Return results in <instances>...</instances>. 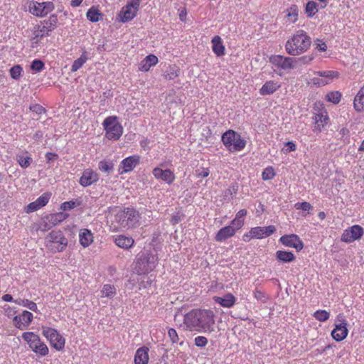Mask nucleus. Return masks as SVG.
I'll use <instances>...</instances> for the list:
<instances>
[{"instance_id": "c85d7f7f", "label": "nucleus", "mask_w": 364, "mask_h": 364, "mask_svg": "<svg viewBox=\"0 0 364 364\" xmlns=\"http://www.w3.org/2000/svg\"><path fill=\"white\" fill-rule=\"evenodd\" d=\"M114 242L117 247L124 250L131 248L134 244V240L132 237L123 235L115 236Z\"/></svg>"}, {"instance_id": "473e14b6", "label": "nucleus", "mask_w": 364, "mask_h": 364, "mask_svg": "<svg viewBox=\"0 0 364 364\" xmlns=\"http://www.w3.org/2000/svg\"><path fill=\"white\" fill-rule=\"evenodd\" d=\"M89 59H90L89 53L85 50H83L80 57L74 60L70 70L73 73L77 71Z\"/></svg>"}, {"instance_id": "a878e982", "label": "nucleus", "mask_w": 364, "mask_h": 364, "mask_svg": "<svg viewBox=\"0 0 364 364\" xmlns=\"http://www.w3.org/2000/svg\"><path fill=\"white\" fill-rule=\"evenodd\" d=\"M152 173L157 179H161L168 184H171L175 180V176L170 169L163 170L160 168H154Z\"/></svg>"}, {"instance_id": "412c9836", "label": "nucleus", "mask_w": 364, "mask_h": 364, "mask_svg": "<svg viewBox=\"0 0 364 364\" xmlns=\"http://www.w3.org/2000/svg\"><path fill=\"white\" fill-rule=\"evenodd\" d=\"M98 180L99 175L92 168H86L80 178L79 183L83 187H87L97 183Z\"/></svg>"}, {"instance_id": "4c0bfd02", "label": "nucleus", "mask_w": 364, "mask_h": 364, "mask_svg": "<svg viewBox=\"0 0 364 364\" xmlns=\"http://www.w3.org/2000/svg\"><path fill=\"white\" fill-rule=\"evenodd\" d=\"M116 294V288L111 284H105L101 290V297L112 298Z\"/></svg>"}, {"instance_id": "e2e57ef3", "label": "nucleus", "mask_w": 364, "mask_h": 364, "mask_svg": "<svg viewBox=\"0 0 364 364\" xmlns=\"http://www.w3.org/2000/svg\"><path fill=\"white\" fill-rule=\"evenodd\" d=\"M75 207V203L73 200L64 202L61 205V209L63 210H70Z\"/></svg>"}, {"instance_id": "774afa93", "label": "nucleus", "mask_w": 364, "mask_h": 364, "mask_svg": "<svg viewBox=\"0 0 364 364\" xmlns=\"http://www.w3.org/2000/svg\"><path fill=\"white\" fill-rule=\"evenodd\" d=\"M316 48L320 51H326L327 49V46L324 42H319L316 44Z\"/></svg>"}, {"instance_id": "338daca9", "label": "nucleus", "mask_w": 364, "mask_h": 364, "mask_svg": "<svg viewBox=\"0 0 364 364\" xmlns=\"http://www.w3.org/2000/svg\"><path fill=\"white\" fill-rule=\"evenodd\" d=\"M286 146H287V149L284 151L286 153L294 151L296 149V144L294 142H292V141L287 142L286 143Z\"/></svg>"}, {"instance_id": "f8f14e48", "label": "nucleus", "mask_w": 364, "mask_h": 364, "mask_svg": "<svg viewBox=\"0 0 364 364\" xmlns=\"http://www.w3.org/2000/svg\"><path fill=\"white\" fill-rule=\"evenodd\" d=\"M28 8L33 15L37 17H43L54 9V5L50 1L38 2L31 1L28 3Z\"/></svg>"}, {"instance_id": "ea45409f", "label": "nucleus", "mask_w": 364, "mask_h": 364, "mask_svg": "<svg viewBox=\"0 0 364 364\" xmlns=\"http://www.w3.org/2000/svg\"><path fill=\"white\" fill-rule=\"evenodd\" d=\"M180 69L176 65H171L168 67L164 75L166 80H173L179 75Z\"/></svg>"}, {"instance_id": "bf43d9fd", "label": "nucleus", "mask_w": 364, "mask_h": 364, "mask_svg": "<svg viewBox=\"0 0 364 364\" xmlns=\"http://www.w3.org/2000/svg\"><path fill=\"white\" fill-rule=\"evenodd\" d=\"M151 67L156 65L159 62L158 58L153 55L149 54L145 58H144Z\"/></svg>"}, {"instance_id": "6e6552de", "label": "nucleus", "mask_w": 364, "mask_h": 364, "mask_svg": "<svg viewBox=\"0 0 364 364\" xmlns=\"http://www.w3.org/2000/svg\"><path fill=\"white\" fill-rule=\"evenodd\" d=\"M22 338L36 354L41 356H46L48 354L49 350L48 346L41 340L38 335L33 332H25L22 334Z\"/></svg>"}, {"instance_id": "b1692460", "label": "nucleus", "mask_w": 364, "mask_h": 364, "mask_svg": "<svg viewBox=\"0 0 364 364\" xmlns=\"http://www.w3.org/2000/svg\"><path fill=\"white\" fill-rule=\"evenodd\" d=\"M312 119L314 121L312 129L316 133H321L329 122L328 113L313 115Z\"/></svg>"}, {"instance_id": "7ed1b4c3", "label": "nucleus", "mask_w": 364, "mask_h": 364, "mask_svg": "<svg viewBox=\"0 0 364 364\" xmlns=\"http://www.w3.org/2000/svg\"><path fill=\"white\" fill-rule=\"evenodd\" d=\"M57 18L54 16H50L48 20L41 21L33 27L32 37V47L35 48L41 39L46 36H49L50 33L56 28Z\"/></svg>"}, {"instance_id": "58836bf2", "label": "nucleus", "mask_w": 364, "mask_h": 364, "mask_svg": "<svg viewBox=\"0 0 364 364\" xmlns=\"http://www.w3.org/2000/svg\"><path fill=\"white\" fill-rule=\"evenodd\" d=\"M342 94L339 91L329 92L326 95V101L337 105L341 100Z\"/></svg>"}, {"instance_id": "c03bdc74", "label": "nucleus", "mask_w": 364, "mask_h": 364, "mask_svg": "<svg viewBox=\"0 0 364 364\" xmlns=\"http://www.w3.org/2000/svg\"><path fill=\"white\" fill-rule=\"evenodd\" d=\"M98 168L100 171L109 173L114 168V164L110 161L102 160L99 162Z\"/></svg>"}, {"instance_id": "ddd939ff", "label": "nucleus", "mask_w": 364, "mask_h": 364, "mask_svg": "<svg viewBox=\"0 0 364 364\" xmlns=\"http://www.w3.org/2000/svg\"><path fill=\"white\" fill-rule=\"evenodd\" d=\"M336 321L338 323H336L335 328L331 332V336L336 341H341L344 340L348 336V323L347 321L345 319L343 315L342 314H339L337 316Z\"/></svg>"}, {"instance_id": "f257e3e1", "label": "nucleus", "mask_w": 364, "mask_h": 364, "mask_svg": "<svg viewBox=\"0 0 364 364\" xmlns=\"http://www.w3.org/2000/svg\"><path fill=\"white\" fill-rule=\"evenodd\" d=\"M174 321L180 327L197 332H213L215 326V314L210 309H193L185 315H175Z\"/></svg>"}, {"instance_id": "8fccbe9b", "label": "nucleus", "mask_w": 364, "mask_h": 364, "mask_svg": "<svg viewBox=\"0 0 364 364\" xmlns=\"http://www.w3.org/2000/svg\"><path fill=\"white\" fill-rule=\"evenodd\" d=\"M100 14L97 10L90 9L87 12V18L92 22H97L100 20Z\"/></svg>"}, {"instance_id": "cd10ccee", "label": "nucleus", "mask_w": 364, "mask_h": 364, "mask_svg": "<svg viewBox=\"0 0 364 364\" xmlns=\"http://www.w3.org/2000/svg\"><path fill=\"white\" fill-rule=\"evenodd\" d=\"M149 348L146 346L139 348L134 355V364H148L149 360Z\"/></svg>"}, {"instance_id": "aec40b11", "label": "nucleus", "mask_w": 364, "mask_h": 364, "mask_svg": "<svg viewBox=\"0 0 364 364\" xmlns=\"http://www.w3.org/2000/svg\"><path fill=\"white\" fill-rule=\"evenodd\" d=\"M62 214H50L42 218L41 221L38 224L37 230L46 232L51 229L53 226L58 224V222L60 221L58 217H61Z\"/></svg>"}, {"instance_id": "09e8293b", "label": "nucleus", "mask_w": 364, "mask_h": 364, "mask_svg": "<svg viewBox=\"0 0 364 364\" xmlns=\"http://www.w3.org/2000/svg\"><path fill=\"white\" fill-rule=\"evenodd\" d=\"M23 71V68H21V65H14L13 66L10 70H9V73H10V75L11 77L14 79V80H18L19 77H21V73Z\"/></svg>"}, {"instance_id": "a18cd8bd", "label": "nucleus", "mask_w": 364, "mask_h": 364, "mask_svg": "<svg viewBox=\"0 0 364 364\" xmlns=\"http://www.w3.org/2000/svg\"><path fill=\"white\" fill-rule=\"evenodd\" d=\"M275 171L273 167L268 166L262 173V178L264 181L272 179L275 176Z\"/></svg>"}, {"instance_id": "1a4fd4ad", "label": "nucleus", "mask_w": 364, "mask_h": 364, "mask_svg": "<svg viewBox=\"0 0 364 364\" xmlns=\"http://www.w3.org/2000/svg\"><path fill=\"white\" fill-rule=\"evenodd\" d=\"M102 124L106 131V137L108 139L115 141L120 138L123 132V128L117 122V117H107Z\"/></svg>"}, {"instance_id": "603ef678", "label": "nucleus", "mask_w": 364, "mask_h": 364, "mask_svg": "<svg viewBox=\"0 0 364 364\" xmlns=\"http://www.w3.org/2000/svg\"><path fill=\"white\" fill-rule=\"evenodd\" d=\"M194 343L196 346L203 348L207 345L208 339L205 336H198L195 338Z\"/></svg>"}, {"instance_id": "13d9d810", "label": "nucleus", "mask_w": 364, "mask_h": 364, "mask_svg": "<svg viewBox=\"0 0 364 364\" xmlns=\"http://www.w3.org/2000/svg\"><path fill=\"white\" fill-rule=\"evenodd\" d=\"M41 208L39 207L37 202L35 200L32 203H30L26 208L25 210L27 213H32L39 210Z\"/></svg>"}, {"instance_id": "9d476101", "label": "nucleus", "mask_w": 364, "mask_h": 364, "mask_svg": "<svg viewBox=\"0 0 364 364\" xmlns=\"http://www.w3.org/2000/svg\"><path fill=\"white\" fill-rule=\"evenodd\" d=\"M42 334L56 350L60 351L65 348V340L56 329L48 326H42Z\"/></svg>"}, {"instance_id": "f03ea898", "label": "nucleus", "mask_w": 364, "mask_h": 364, "mask_svg": "<svg viewBox=\"0 0 364 364\" xmlns=\"http://www.w3.org/2000/svg\"><path fill=\"white\" fill-rule=\"evenodd\" d=\"M311 45V38L304 30H298L286 42L285 50L292 56L306 53Z\"/></svg>"}, {"instance_id": "c9c22d12", "label": "nucleus", "mask_w": 364, "mask_h": 364, "mask_svg": "<svg viewBox=\"0 0 364 364\" xmlns=\"http://www.w3.org/2000/svg\"><path fill=\"white\" fill-rule=\"evenodd\" d=\"M16 161L21 167L25 168L31 165L33 159L26 151L24 154H18L16 155Z\"/></svg>"}, {"instance_id": "72a5a7b5", "label": "nucleus", "mask_w": 364, "mask_h": 364, "mask_svg": "<svg viewBox=\"0 0 364 364\" xmlns=\"http://www.w3.org/2000/svg\"><path fill=\"white\" fill-rule=\"evenodd\" d=\"M276 258L279 262L289 263L295 259V256L291 252L278 250L276 252Z\"/></svg>"}, {"instance_id": "a19ab883", "label": "nucleus", "mask_w": 364, "mask_h": 364, "mask_svg": "<svg viewBox=\"0 0 364 364\" xmlns=\"http://www.w3.org/2000/svg\"><path fill=\"white\" fill-rule=\"evenodd\" d=\"M14 302L16 304L22 306L23 307H26L33 311H37V310H38L37 304L35 302L30 301L28 299H20L18 300H15Z\"/></svg>"}, {"instance_id": "4be33fe9", "label": "nucleus", "mask_w": 364, "mask_h": 364, "mask_svg": "<svg viewBox=\"0 0 364 364\" xmlns=\"http://www.w3.org/2000/svg\"><path fill=\"white\" fill-rule=\"evenodd\" d=\"M140 157L138 155H133L123 159L120 164L119 172L120 174L132 171L139 163Z\"/></svg>"}, {"instance_id": "0eeeda50", "label": "nucleus", "mask_w": 364, "mask_h": 364, "mask_svg": "<svg viewBox=\"0 0 364 364\" xmlns=\"http://www.w3.org/2000/svg\"><path fill=\"white\" fill-rule=\"evenodd\" d=\"M157 264V257L152 254L142 253L138 255L135 270L139 274H145L152 271Z\"/></svg>"}, {"instance_id": "4d7b16f0", "label": "nucleus", "mask_w": 364, "mask_h": 364, "mask_svg": "<svg viewBox=\"0 0 364 364\" xmlns=\"http://www.w3.org/2000/svg\"><path fill=\"white\" fill-rule=\"evenodd\" d=\"M168 335L173 343H178L179 338L178 333L174 328H169L168 331Z\"/></svg>"}, {"instance_id": "3c124183", "label": "nucleus", "mask_w": 364, "mask_h": 364, "mask_svg": "<svg viewBox=\"0 0 364 364\" xmlns=\"http://www.w3.org/2000/svg\"><path fill=\"white\" fill-rule=\"evenodd\" d=\"M50 198V194L48 193H45L39 196L36 201L38 204L40 208L45 206L49 201Z\"/></svg>"}, {"instance_id": "2f4dec72", "label": "nucleus", "mask_w": 364, "mask_h": 364, "mask_svg": "<svg viewBox=\"0 0 364 364\" xmlns=\"http://www.w3.org/2000/svg\"><path fill=\"white\" fill-rule=\"evenodd\" d=\"M213 51L217 56H222L225 54V46L222 43V39L219 36H215L212 38Z\"/></svg>"}, {"instance_id": "9b49d317", "label": "nucleus", "mask_w": 364, "mask_h": 364, "mask_svg": "<svg viewBox=\"0 0 364 364\" xmlns=\"http://www.w3.org/2000/svg\"><path fill=\"white\" fill-rule=\"evenodd\" d=\"M276 231L274 225L267 227L252 228L249 232L245 233L242 236V240L245 242H250L252 239H263L270 236Z\"/></svg>"}, {"instance_id": "2eb2a0df", "label": "nucleus", "mask_w": 364, "mask_h": 364, "mask_svg": "<svg viewBox=\"0 0 364 364\" xmlns=\"http://www.w3.org/2000/svg\"><path fill=\"white\" fill-rule=\"evenodd\" d=\"M139 4L135 0H129L126 6H124L119 14L120 21L123 23L132 20L136 15L139 10Z\"/></svg>"}, {"instance_id": "393cba45", "label": "nucleus", "mask_w": 364, "mask_h": 364, "mask_svg": "<svg viewBox=\"0 0 364 364\" xmlns=\"http://www.w3.org/2000/svg\"><path fill=\"white\" fill-rule=\"evenodd\" d=\"M213 300L224 308L230 309L236 304V297L231 293H227L223 296H215Z\"/></svg>"}, {"instance_id": "f3484780", "label": "nucleus", "mask_w": 364, "mask_h": 364, "mask_svg": "<svg viewBox=\"0 0 364 364\" xmlns=\"http://www.w3.org/2000/svg\"><path fill=\"white\" fill-rule=\"evenodd\" d=\"M295 59L291 57H284L280 55L272 56L270 62L276 67L282 70H289L294 68Z\"/></svg>"}, {"instance_id": "052dcab7", "label": "nucleus", "mask_w": 364, "mask_h": 364, "mask_svg": "<svg viewBox=\"0 0 364 364\" xmlns=\"http://www.w3.org/2000/svg\"><path fill=\"white\" fill-rule=\"evenodd\" d=\"M237 192V186H231L224 191V196L227 198L229 196H235Z\"/></svg>"}, {"instance_id": "7c9ffc66", "label": "nucleus", "mask_w": 364, "mask_h": 364, "mask_svg": "<svg viewBox=\"0 0 364 364\" xmlns=\"http://www.w3.org/2000/svg\"><path fill=\"white\" fill-rule=\"evenodd\" d=\"M93 235L88 229H82L79 233V242L83 247H87L93 242Z\"/></svg>"}, {"instance_id": "dca6fc26", "label": "nucleus", "mask_w": 364, "mask_h": 364, "mask_svg": "<svg viewBox=\"0 0 364 364\" xmlns=\"http://www.w3.org/2000/svg\"><path fill=\"white\" fill-rule=\"evenodd\" d=\"M363 234V228L358 225H354L343 231L341 240L346 243H351L360 239Z\"/></svg>"}, {"instance_id": "4468645a", "label": "nucleus", "mask_w": 364, "mask_h": 364, "mask_svg": "<svg viewBox=\"0 0 364 364\" xmlns=\"http://www.w3.org/2000/svg\"><path fill=\"white\" fill-rule=\"evenodd\" d=\"M315 74L319 77H313L311 82L317 87L325 86L329 84L333 79L339 77L338 72L334 70L317 71Z\"/></svg>"}, {"instance_id": "c756f323", "label": "nucleus", "mask_w": 364, "mask_h": 364, "mask_svg": "<svg viewBox=\"0 0 364 364\" xmlns=\"http://www.w3.org/2000/svg\"><path fill=\"white\" fill-rule=\"evenodd\" d=\"M353 108L357 112H364V85L360 88L354 97Z\"/></svg>"}, {"instance_id": "864d4df0", "label": "nucleus", "mask_w": 364, "mask_h": 364, "mask_svg": "<svg viewBox=\"0 0 364 364\" xmlns=\"http://www.w3.org/2000/svg\"><path fill=\"white\" fill-rule=\"evenodd\" d=\"M29 109L31 112L38 115H41L46 112L45 108L38 104L31 105Z\"/></svg>"}, {"instance_id": "69168bd1", "label": "nucleus", "mask_w": 364, "mask_h": 364, "mask_svg": "<svg viewBox=\"0 0 364 364\" xmlns=\"http://www.w3.org/2000/svg\"><path fill=\"white\" fill-rule=\"evenodd\" d=\"M210 171L208 168H201L196 171V175L198 177L205 178L208 176Z\"/></svg>"}, {"instance_id": "6ab92c4d", "label": "nucleus", "mask_w": 364, "mask_h": 364, "mask_svg": "<svg viewBox=\"0 0 364 364\" xmlns=\"http://www.w3.org/2000/svg\"><path fill=\"white\" fill-rule=\"evenodd\" d=\"M279 242L289 247L295 248L297 251H300L304 247V244L299 237L296 235H285L280 237Z\"/></svg>"}, {"instance_id": "bb28decb", "label": "nucleus", "mask_w": 364, "mask_h": 364, "mask_svg": "<svg viewBox=\"0 0 364 364\" xmlns=\"http://www.w3.org/2000/svg\"><path fill=\"white\" fill-rule=\"evenodd\" d=\"M281 87L279 82L276 80L267 81L259 89V94L262 96L269 95L275 92Z\"/></svg>"}, {"instance_id": "49530a36", "label": "nucleus", "mask_w": 364, "mask_h": 364, "mask_svg": "<svg viewBox=\"0 0 364 364\" xmlns=\"http://www.w3.org/2000/svg\"><path fill=\"white\" fill-rule=\"evenodd\" d=\"M320 113L325 114L328 113L327 110L323 102L318 101L314 104L313 107V115L320 114Z\"/></svg>"}, {"instance_id": "a211bd4d", "label": "nucleus", "mask_w": 364, "mask_h": 364, "mask_svg": "<svg viewBox=\"0 0 364 364\" xmlns=\"http://www.w3.org/2000/svg\"><path fill=\"white\" fill-rule=\"evenodd\" d=\"M33 318L32 313L23 311L21 314L13 318L14 326L20 330L26 329L32 321Z\"/></svg>"}, {"instance_id": "de8ad7c7", "label": "nucleus", "mask_w": 364, "mask_h": 364, "mask_svg": "<svg viewBox=\"0 0 364 364\" xmlns=\"http://www.w3.org/2000/svg\"><path fill=\"white\" fill-rule=\"evenodd\" d=\"M45 68V64L44 63L39 59H35L32 61L31 64V69L33 71H35L36 73H39L42 71Z\"/></svg>"}, {"instance_id": "79ce46f5", "label": "nucleus", "mask_w": 364, "mask_h": 364, "mask_svg": "<svg viewBox=\"0 0 364 364\" xmlns=\"http://www.w3.org/2000/svg\"><path fill=\"white\" fill-rule=\"evenodd\" d=\"M317 6V4L314 1H309L306 4L305 12L308 17H312L316 14L318 11Z\"/></svg>"}, {"instance_id": "6e6d98bb", "label": "nucleus", "mask_w": 364, "mask_h": 364, "mask_svg": "<svg viewBox=\"0 0 364 364\" xmlns=\"http://www.w3.org/2000/svg\"><path fill=\"white\" fill-rule=\"evenodd\" d=\"M254 297L258 300V301H261L262 302H266V301L267 300V296H266V294L262 291L261 290H259V289H256L254 292Z\"/></svg>"}, {"instance_id": "e433bc0d", "label": "nucleus", "mask_w": 364, "mask_h": 364, "mask_svg": "<svg viewBox=\"0 0 364 364\" xmlns=\"http://www.w3.org/2000/svg\"><path fill=\"white\" fill-rule=\"evenodd\" d=\"M247 211L245 209L240 210L235 215V218L231 221V225H236V228L241 229L244 225L243 218L246 216Z\"/></svg>"}, {"instance_id": "39448f33", "label": "nucleus", "mask_w": 364, "mask_h": 364, "mask_svg": "<svg viewBox=\"0 0 364 364\" xmlns=\"http://www.w3.org/2000/svg\"><path fill=\"white\" fill-rule=\"evenodd\" d=\"M221 139L225 146L231 152L240 151L246 145V141L240 134L231 129L225 132Z\"/></svg>"}, {"instance_id": "37998d69", "label": "nucleus", "mask_w": 364, "mask_h": 364, "mask_svg": "<svg viewBox=\"0 0 364 364\" xmlns=\"http://www.w3.org/2000/svg\"><path fill=\"white\" fill-rule=\"evenodd\" d=\"M313 316L317 321H321V322H324L329 318L330 313L326 310L319 309V310L316 311L314 313Z\"/></svg>"}, {"instance_id": "0e129e2a", "label": "nucleus", "mask_w": 364, "mask_h": 364, "mask_svg": "<svg viewBox=\"0 0 364 364\" xmlns=\"http://www.w3.org/2000/svg\"><path fill=\"white\" fill-rule=\"evenodd\" d=\"M151 66L144 60L143 59L139 65V70L144 72H147Z\"/></svg>"}, {"instance_id": "5701e85b", "label": "nucleus", "mask_w": 364, "mask_h": 364, "mask_svg": "<svg viewBox=\"0 0 364 364\" xmlns=\"http://www.w3.org/2000/svg\"><path fill=\"white\" fill-rule=\"evenodd\" d=\"M240 230L239 228H236V225H230L220 229L215 235V240L217 242H223L228 238L232 237L235 235L236 232Z\"/></svg>"}, {"instance_id": "5fc2aeb1", "label": "nucleus", "mask_w": 364, "mask_h": 364, "mask_svg": "<svg viewBox=\"0 0 364 364\" xmlns=\"http://www.w3.org/2000/svg\"><path fill=\"white\" fill-rule=\"evenodd\" d=\"M295 208L297 210H302L304 211H309L312 208V205L308 202L296 203Z\"/></svg>"}, {"instance_id": "f704fd0d", "label": "nucleus", "mask_w": 364, "mask_h": 364, "mask_svg": "<svg viewBox=\"0 0 364 364\" xmlns=\"http://www.w3.org/2000/svg\"><path fill=\"white\" fill-rule=\"evenodd\" d=\"M286 18L289 23H295L298 20L299 9L296 5H291L285 11Z\"/></svg>"}, {"instance_id": "20e7f679", "label": "nucleus", "mask_w": 364, "mask_h": 364, "mask_svg": "<svg viewBox=\"0 0 364 364\" xmlns=\"http://www.w3.org/2000/svg\"><path fill=\"white\" fill-rule=\"evenodd\" d=\"M68 245V240L60 230H53L45 237L46 247L53 252H62Z\"/></svg>"}, {"instance_id": "423d86ee", "label": "nucleus", "mask_w": 364, "mask_h": 364, "mask_svg": "<svg viewBox=\"0 0 364 364\" xmlns=\"http://www.w3.org/2000/svg\"><path fill=\"white\" fill-rule=\"evenodd\" d=\"M139 215L134 208H127L116 215L117 223L124 228H132L139 222Z\"/></svg>"}, {"instance_id": "680f3d73", "label": "nucleus", "mask_w": 364, "mask_h": 364, "mask_svg": "<svg viewBox=\"0 0 364 364\" xmlns=\"http://www.w3.org/2000/svg\"><path fill=\"white\" fill-rule=\"evenodd\" d=\"M3 309H4L5 315H6L8 317L13 316V318H14L15 316L16 311H15L14 308H12L11 306H9V305H4Z\"/></svg>"}]
</instances>
